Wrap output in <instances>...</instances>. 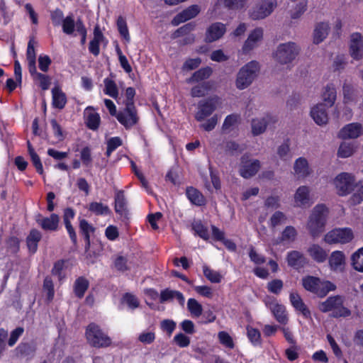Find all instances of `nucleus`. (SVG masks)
Listing matches in <instances>:
<instances>
[{
	"mask_svg": "<svg viewBox=\"0 0 363 363\" xmlns=\"http://www.w3.org/2000/svg\"><path fill=\"white\" fill-rule=\"evenodd\" d=\"M329 210L324 204H317L311 211L306 223L310 234L316 238L322 233L328 220Z\"/></svg>",
	"mask_w": 363,
	"mask_h": 363,
	"instance_id": "nucleus-1",
	"label": "nucleus"
},
{
	"mask_svg": "<svg viewBox=\"0 0 363 363\" xmlns=\"http://www.w3.org/2000/svg\"><path fill=\"white\" fill-rule=\"evenodd\" d=\"M260 71V65L256 60H252L240 67L237 73L235 86L239 90L248 88L257 79Z\"/></svg>",
	"mask_w": 363,
	"mask_h": 363,
	"instance_id": "nucleus-2",
	"label": "nucleus"
},
{
	"mask_svg": "<svg viewBox=\"0 0 363 363\" xmlns=\"http://www.w3.org/2000/svg\"><path fill=\"white\" fill-rule=\"evenodd\" d=\"M301 48L294 42L280 43L272 52L274 60L280 65H290L298 55Z\"/></svg>",
	"mask_w": 363,
	"mask_h": 363,
	"instance_id": "nucleus-3",
	"label": "nucleus"
},
{
	"mask_svg": "<svg viewBox=\"0 0 363 363\" xmlns=\"http://www.w3.org/2000/svg\"><path fill=\"white\" fill-rule=\"evenodd\" d=\"M319 309L323 313L331 312L334 317H347L351 314L344 306L343 298L340 296H330L319 304Z\"/></svg>",
	"mask_w": 363,
	"mask_h": 363,
	"instance_id": "nucleus-4",
	"label": "nucleus"
},
{
	"mask_svg": "<svg viewBox=\"0 0 363 363\" xmlns=\"http://www.w3.org/2000/svg\"><path fill=\"white\" fill-rule=\"evenodd\" d=\"M302 284L305 289L318 296H325L330 291L336 289L335 285L329 281L320 280L319 278L308 276L302 279Z\"/></svg>",
	"mask_w": 363,
	"mask_h": 363,
	"instance_id": "nucleus-5",
	"label": "nucleus"
},
{
	"mask_svg": "<svg viewBox=\"0 0 363 363\" xmlns=\"http://www.w3.org/2000/svg\"><path fill=\"white\" fill-rule=\"evenodd\" d=\"M86 337L89 343L95 347H108L111 345V339L95 323L88 325Z\"/></svg>",
	"mask_w": 363,
	"mask_h": 363,
	"instance_id": "nucleus-6",
	"label": "nucleus"
},
{
	"mask_svg": "<svg viewBox=\"0 0 363 363\" xmlns=\"http://www.w3.org/2000/svg\"><path fill=\"white\" fill-rule=\"evenodd\" d=\"M355 181L352 174L342 172L335 177L333 184L340 196H346L354 190Z\"/></svg>",
	"mask_w": 363,
	"mask_h": 363,
	"instance_id": "nucleus-7",
	"label": "nucleus"
},
{
	"mask_svg": "<svg viewBox=\"0 0 363 363\" xmlns=\"http://www.w3.org/2000/svg\"><path fill=\"white\" fill-rule=\"evenodd\" d=\"M220 104V99L218 96L200 101L195 113L196 120L199 122L203 121L213 113Z\"/></svg>",
	"mask_w": 363,
	"mask_h": 363,
	"instance_id": "nucleus-8",
	"label": "nucleus"
},
{
	"mask_svg": "<svg viewBox=\"0 0 363 363\" xmlns=\"http://www.w3.org/2000/svg\"><path fill=\"white\" fill-rule=\"evenodd\" d=\"M277 6V0H262L252 9L250 16L253 20L264 19L269 16Z\"/></svg>",
	"mask_w": 363,
	"mask_h": 363,
	"instance_id": "nucleus-9",
	"label": "nucleus"
},
{
	"mask_svg": "<svg viewBox=\"0 0 363 363\" xmlns=\"http://www.w3.org/2000/svg\"><path fill=\"white\" fill-rule=\"evenodd\" d=\"M354 234L349 228H335L329 231L324 237V240L328 244H345L352 240Z\"/></svg>",
	"mask_w": 363,
	"mask_h": 363,
	"instance_id": "nucleus-10",
	"label": "nucleus"
},
{
	"mask_svg": "<svg viewBox=\"0 0 363 363\" xmlns=\"http://www.w3.org/2000/svg\"><path fill=\"white\" fill-rule=\"evenodd\" d=\"M314 203L311 194V188L306 185H302L297 188L294 195V205L295 207L307 208Z\"/></svg>",
	"mask_w": 363,
	"mask_h": 363,
	"instance_id": "nucleus-11",
	"label": "nucleus"
},
{
	"mask_svg": "<svg viewBox=\"0 0 363 363\" xmlns=\"http://www.w3.org/2000/svg\"><path fill=\"white\" fill-rule=\"evenodd\" d=\"M116 118L125 128L135 125L138 118L133 102H126L125 109L116 115Z\"/></svg>",
	"mask_w": 363,
	"mask_h": 363,
	"instance_id": "nucleus-12",
	"label": "nucleus"
},
{
	"mask_svg": "<svg viewBox=\"0 0 363 363\" xmlns=\"http://www.w3.org/2000/svg\"><path fill=\"white\" fill-rule=\"evenodd\" d=\"M261 167L260 162L257 160L250 159L248 156L243 155L241 158L239 172L245 179L255 175Z\"/></svg>",
	"mask_w": 363,
	"mask_h": 363,
	"instance_id": "nucleus-13",
	"label": "nucleus"
},
{
	"mask_svg": "<svg viewBox=\"0 0 363 363\" xmlns=\"http://www.w3.org/2000/svg\"><path fill=\"white\" fill-rule=\"evenodd\" d=\"M313 170L306 157L297 158L293 164V174L298 180H303L312 175Z\"/></svg>",
	"mask_w": 363,
	"mask_h": 363,
	"instance_id": "nucleus-14",
	"label": "nucleus"
},
{
	"mask_svg": "<svg viewBox=\"0 0 363 363\" xmlns=\"http://www.w3.org/2000/svg\"><path fill=\"white\" fill-rule=\"evenodd\" d=\"M363 134V125L360 123H350L344 125L338 132L342 140L357 139Z\"/></svg>",
	"mask_w": 363,
	"mask_h": 363,
	"instance_id": "nucleus-15",
	"label": "nucleus"
},
{
	"mask_svg": "<svg viewBox=\"0 0 363 363\" xmlns=\"http://www.w3.org/2000/svg\"><path fill=\"white\" fill-rule=\"evenodd\" d=\"M263 33V29L261 28H256L252 30L242 47V52L247 54L257 48L262 41Z\"/></svg>",
	"mask_w": 363,
	"mask_h": 363,
	"instance_id": "nucleus-16",
	"label": "nucleus"
},
{
	"mask_svg": "<svg viewBox=\"0 0 363 363\" xmlns=\"http://www.w3.org/2000/svg\"><path fill=\"white\" fill-rule=\"evenodd\" d=\"M265 303L279 323L286 325L288 323L289 318L284 306L278 303L275 299L271 298L266 300Z\"/></svg>",
	"mask_w": 363,
	"mask_h": 363,
	"instance_id": "nucleus-17",
	"label": "nucleus"
},
{
	"mask_svg": "<svg viewBox=\"0 0 363 363\" xmlns=\"http://www.w3.org/2000/svg\"><path fill=\"white\" fill-rule=\"evenodd\" d=\"M350 54L354 60H361L363 57V36L359 33L350 35Z\"/></svg>",
	"mask_w": 363,
	"mask_h": 363,
	"instance_id": "nucleus-18",
	"label": "nucleus"
},
{
	"mask_svg": "<svg viewBox=\"0 0 363 363\" xmlns=\"http://www.w3.org/2000/svg\"><path fill=\"white\" fill-rule=\"evenodd\" d=\"M328 264L331 271L343 272L346 265L345 254L339 250L333 252L328 258Z\"/></svg>",
	"mask_w": 363,
	"mask_h": 363,
	"instance_id": "nucleus-19",
	"label": "nucleus"
},
{
	"mask_svg": "<svg viewBox=\"0 0 363 363\" xmlns=\"http://www.w3.org/2000/svg\"><path fill=\"white\" fill-rule=\"evenodd\" d=\"M106 44L107 41L100 28L99 25H96L94 28V37L89 45V52L94 56H98L100 52L99 45Z\"/></svg>",
	"mask_w": 363,
	"mask_h": 363,
	"instance_id": "nucleus-20",
	"label": "nucleus"
},
{
	"mask_svg": "<svg viewBox=\"0 0 363 363\" xmlns=\"http://www.w3.org/2000/svg\"><path fill=\"white\" fill-rule=\"evenodd\" d=\"M326 106L323 103H319L311 108V116L318 125H326L328 122Z\"/></svg>",
	"mask_w": 363,
	"mask_h": 363,
	"instance_id": "nucleus-21",
	"label": "nucleus"
},
{
	"mask_svg": "<svg viewBox=\"0 0 363 363\" xmlns=\"http://www.w3.org/2000/svg\"><path fill=\"white\" fill-rule=\"evenodd\" d=\"M226 32L225 24L218 22L211 24L207 29L206 33V40L207 42H213L219 40Z\"/></svg>",
	"mask_w": 363,
	"mask_h": 363,
	"instance_id": "nucleus-22",
	"label": "nucleus"
},
{
	"mask_svg": "<svg viewBox=\"0 0 363 363\" xmlns=\"http://www.w3.org/2000/svg\"><path fill=\"white\" fill-rule=\"evenodd\" d=\"M200 12V7L198 5H192L177 14L172 20V23L177 26L196 16Z\"/></svg>",
	"mask_w": 363,
	"mask_h": 363,
	"instance_id": "nucleus-23",
	"label": "nucleus"
},
{
	"mask_svg": "<svg viewBox=\"0 0 363 363\" xmlns=\"http://www.w3.org/2000/svg\"><path fill=\"white\" fill-rule=\"evenodd\" d=\"M36 221L43 230L55 231L58 228L60 218L57 214L52 213L49 217L39 216Z\"/></svg>",
	"mask_w": 363,
	"mask_h": 363,
	"instance_id": "nucleus-24",
	"label": "nucleus"
},
{
	"mask_svg": "<svg viewBox=\"0 0 363 363\" xmlns=\"http://www.w3.org/2000/svg\"><path fill=\"white\" fill-rule=\"evenodd\" d=\"M286 261L288 264L295 269L303 267L307 264V259L299 251L293 250L287 253Z\"/></svg>",
	"mask_w": 363,
	"mask_h": 363,
	"instance_id": "nucleus-25",
	"label": "nucleus"
},
{
	"mask_svg": "<svg viewBox=\"0 0 363 363\" xmlns=\"http://www.w3.org/2000/svg\"><path fill=\"white\" fill-rule=\"evenodd\" d=\"M330 29L328 22H320L315 26L313 33V42L315 44L322 43L328 36Z\"/></svg>",
	"mask_w": 363,
	"mask_h": 363,
	"instance_id": "nucleus-26",
	"label": "nucleus"
},
{
	"mask_svg": "<svg viewBox=\"0 0 363 363\" xmlns=\"http://www.w3.org/2000/svg\"><path fill=\"white\" fill-rule=\"evenodd\" d=\"M84 116L87 127L93 130H96L100 124L101 118L92 106H88L84 110Z\"/></svg>",
	"mask_w": 363,
	"mask_h": 363,
	"instance_id": "nucleus-27",
	"label": "nucleus"
},
{
	"mask_svg": "<svg viewBox=\"0 0 363 363\" xmlns=\"http://www.w3.org/2000/svg\"><path fill=\"white\" fill-rule=\"evenodd\" d=\"M275 120L269 115H267L262 118H255L252 121V133L254 135H259L263 133L267 128V125L270 122H274Z\"/></svg>",
	"mask_w": 363,
	"mask_h": 363,
	"instance_id": "nucleus-28",
	"label": "nucleus"
},
{
	"mask_svg": "<svg viewBox=\"0 0 363 363\" xmlns=\"http://www.w3.org/2000/svg\"><path fill=\"white\" fill-rule=\"evenodd\" d=\"M289 298L291 305L294 306L296 311L301 313L302 315L306 318H311L310 311L303 303L301 296L297 293H291Z\"/></svg>",
	"mask_w": 363,
	"mask_h": 363,
	"instance_id": "nucleus-29",
	"label": "nucleus"
},
{
	"mask_svg": "<svg viewBox=\"0 0 363 363\" xmlns=\"http://www.w3.org/2000/svg\"><path fill=\"white\" fill-rule=\"evenodd\" d=\"M308 255L318 263L324 262L328 258V252L319 245L312 244L307 249Z\"/></svg>",
	"mask_w": 363,
	"mask_h": 363,
	"instance_id": "nucleus-30",
	"label": "nucleus"
},
{
	"mask_svg": "<svg viewBox=\"0 0 363 363\" xmlns=\"http://www.w3.org/2000/svg\"><path fill=\"white\" fill-rule=\"evenodd\" d=\"M337 98V91L335 86L328 84L323 87L321 93V99L324 102V105L331 107L334 105Z\"/></svg>",
	"mask_w": 363,
	"mask_h": 363,
	"instance_id": "nucleus-31",
	"label": "nucleus"
},
{
	"mask_svg": "<svg viewBox=\"0 0 363 363\" xmlns=\"http://www.w3.org/2000/svg\"><path fill=\"white\" fill-rule=\"evenodd\" d=\"M290 16L291 18H300L307 10L308 0H297L296 3H291Z\"/></svg>",
	"mask_w": 363,
	"mask_h": 363,
	"instance_id": "nucleus-32",
	"label": "nucleus"
},
{
	"mask_svg": "<svg viewBox=\"0 0 363 363\" xmlns=\"http://www.w3.org/2000/svg\"><path fill=\"white\" fill-rule=\"evenodd\" d=\"M343 101L346 104L355 103L358 97L357 89L351 84H344L343 85Z\"/></svg>",
	"mask_w": 363,
	"mask_h": 363,
	"instance_id": "nucleus-33",
	"label": "nucleus"
},
{
	"mask_svg": "<svg viewBox=\"0 0 363 363\" xmlns=\"http://www.w3.org/2000/svg\"><path fill=\"white\" fill-rule=\"evenodd\" d=\"M52 105L54 107L62 109L67 103L65 94L58 87L52 89Z\"/></svg>",
	"mask_w": 363,
	"mask_h": 363,
	"instance_id": "nucleus-34",
	"label": "nucleus"
},
{
	"mask_svg": "<svg viewBox=\"0 0 363 363\" xmlns=\"http://www.w3.org/2000/svg\"><path fill=\"white\" fill-rule=\"evenodd\" d=\"M356 147L352 143L342 142L337 149V155L340 158H347L353 155Z\"/></svg>",
	"mask_w": 363,
	"mask_h": 363,
	"instance_id": "nucleus-35",
	"label": "nucleus"
},
{
	"mask_svg": "<svg viewBox=\"0 0 363 363\" xmlns=\"http://www.w3.org/2000/svg\"><path fill=\"white\" fill-rule=\"evenodd\" d=\"M29 72L34 82L38 84L43 90L48 89L50 84V79L48 76L38 72L36 68L34 69V71L30 70Z\"/></svg>",
	"mask_w": 363,
	"mask_h": 363,
	"instance_id": "nucleus-36",
	"label": "nucleus"
},
{
	"mask_svg": "<svg viewBox=\"0 0 363 363\" xmlns=\"http://www.w3.org/2000/svg\"><path fill=\"white\" fill-rule=\"evenodd\" d=\"M77 23L78 20L75 21L72 14L68 15L62 21L63 32L67 35H72L74 31L77 32Z\"/></svg>",
	"mask_w": 363,
	"mask_h": 363,
	"instance_id": "nucleus-37",
	"label": "nucleus"
},
{
	"mask_svg": "<svg viewBox=\"0 0 363 363\" xmlns=\"http://www.w3.org/2000/svg\"><path fill=\"white\" fill-rule=\"evenodd\" d=\"M240 121V117L238 114L233 113L227 116L222 125L223 131L225 133L231 131L239 124Z\"/></svg>",
	"mask_w": 363,
	"mask_h": 363,
	"instance_id": "nucleus-38",
	"label": "nucleus"
},
{
	"mask_svg": "<svg viewBox=\"0 0 363 363\" xmlns=\"http://www.w3.org/2000/svg\"><path fill=\"white\" fill-rule=\"evenodd\" d=\"M41 239V233L38 230L33 229L30 232L27 238V246L28 250L32 253L36 252L38 248V243Z\"/></svg>",
	"mask_w": 363,
	"mask_h": 363,
	"instance_id": "nucleus-39",
	"label": "nucleus"
},
{
	"mask_svg": "<svg viewBox=\"0 0 363 363\" xmlns=\"http://www.w3.org/2000/svg\"><path fill=\"white\" fill-rule=\"evenodd\" d=\"M351 264L355 271L363 272V247L352 255Z\"/></svg>",
	"mask_w": 363,
	"mask_h": 363,
	"instance_id": "nucleus-40",
	"label": "nucleus"
},
{
	"mask_svg": "<svg viewBox=\"0 0 363 363\" xmlns=\"http://www.w3.org/2000/svg\"><path fill=\"white\" fill-rule=\"evenodd\" d=\"M212 74V69L209 67L201 68L195 72L191 77L188 79L186 82L189 84L198 82L203 79H208Z\"/></svg>",
	"mask_w": 363,
	"mask_h": 363,
	"instance_id": "nucleus-41",
	"label": "nucleus"
},
{
	"mask_svg": "<svg viewBox=\"0 0 363 363\" xmlns=\"http://www.w3.org/2000/svg\"><path fill=\"white\" fill-rule=\"evenodd\" d=\"M353 194L350 197V203L352 205H357L363 201V179L359 181L357 183L354 182Z\"/></svg>",
	"mask_w": 363,
	"mask_h": 363,
	"instance_id": "nucleus-42",
	"label": "nucleus"
},
{
	"mask_svg": "<svg viewBox=\"0 0 363 363\" xmlns=\"http://www.w3.org/2000/svg\"><path fill=\"white\" fill-rule=\"evenodd\" d=\"M104 94L113 99H116L118 96V89L115 82L110 78H105L104 79Z\"/></svg>",
	"mask_w": 363,
	"mask_h": 363,
	"instance_id": "nucleus-43",
	"label": "nucleus"
},
{
	"mask_svg": "<svg viewBox=\"0 0 363 363\" xmlns=\"http://www.w3.org/2000/svg\"><path fill=\"white\" fill-rule=\"evenodd\" d=\"M186 196L192 203L197 206H201L204 203L205 199L203 196L197 189L189 187L186 190Z\"/></svg>",
	"mask_w": 363,
	"mask_h": 363,
	"instance_id": "nucleus-44",
	"label": "nucleus"
},
{
	"mask_svg": "<svg viewBox=\"0 0 363 363\" xmlns=\"http://www.w3.org/2000/svg\"><path fill=\"white\" fill-rule=\"evenodd\" d=\"M296 229L291 225L286 226L281 233V240L287 243L295 241L297 237Z\"/></svg>",
	"mask_w": 363,
	"mask_h": 363,
	"instance_id": "nucleus-45",
	"label": "nucleus"
},
{
	"mask_svg": "<svg viewBox=\"0 0 363 363\" xmlns=\"http://www.w3.org/2000/svg\"><path fill=\"white\" fill-rule=\"evenodd\" d=\"M26 60L28 66V70L34 71V69L36 68L35 62H36V55L33 46V43L32 40H30L28 45L27 52H26Z\"/></svg>",
	"mask_w": 363,
	"mask_h": 363,
	"instance_id": "nucleus-46",
	"label": "nucleus"
},
{
	"mask_svg": "<svg viewBox=\"0 0 363 363\" xmlns=\"http://www.w3.org/2000/svg\"><path fill=\"white\" fill-rule=\"evenodd\" d=\"M89 282L86 279L82 277L78 278L75 281L74 286L75 295L79 298H82L87 290Z\"/></svg>",
	"mask_w": 363,
	"mask_h": 363,
	"instance_id": "nucleus-47",
	"label": "nucleus"
},
{
	"mask_svg": "<svg viewBox=\"0 0 363 363\" xmlns=\"http://www.w3.org/2000/svg\"><path fill=\"white\" fill-rule=\"evenodd\" d=\"M211 85L210 82H203L198 84L191 89V94L193 97L203 96L210 89Z\"/></svg>",
	"mask_w": 363,
	"mask_h": 363,
	"instance_id": "nucleus-48",
	"label": "nucleus"
},
{
	"mask_svg": "<svg viewBox=\"0 0 363 363\" xmlns=\"http://www.w3.org/2000/svg\"><path fill=\"white\" fill-rule=\"evenodd\" d=\"M89 210L96 215H108L111 213L108 206L99 202H92L89 204Z\"/></svg>",
	"mask_w": 363,
	"mask_h": 363,
	"instance_id": "nucleus-49",
	"label": "nucleus"
},
{
	"mask_svg": "<svg viewBox=\"0 0 363 363\" xmlns=\"http://www.w3.org/2000/svg\"><path fill=\"white\" fill-rule=\"evenodd\" d=\"M187 308L193 317L198 318L202 314V306L194 298L188 300Z\"/></svg>",
	"mask_w": 363,
	"mask_h": 363,
	"instance_id": "nucleus-50",
	"label": "nucleus"
},
{
	"mask_svg": "<svg viewBox=\"0 0 363 363\" xmlns=\"http://www.w3.org/2000/svg\"><path fill=\"white\" fill-rule=\"evenodd\" d=\"M125 198L123 191H118L115 196V211L123 214L125 211Z\"/></svg>",
	"mask_w": 363,
	"mask_h": 363,
	"instance_id": "nucleus-51",
	"label": "nucleus"
},
{
	"mask_svg": "<svg viewBox=\"0 0 363 363\" xmlns=\"http://www.w3.org/2000/svg\"><path fill=\"white\" fill-rule=\"evenodd\" d=\"M155 333L152 330H145L138 334V340L144 345H150L155 340Z\"/></svg>",
	"mask_w": 363,
	"mask_h": 363,
	"instance_id": "nucleus-52",
	"label": "nucleus"
},
{
	"mask_svg": "<svg viewBox=\"0 0 363 363\" xmlns=\"http://www.w3.org/2000/svg\"><path fill=\"white\" fill-rule=\"evenodd\" d=\"M203 272L204 276L213 283H220L222 280L223 276L220 274V272L214 271L210 269L206 265H203Z\"/></svg>",
	"mask_w": 363,
	"mask_h": 363,
	"instance_id": "nucleus-53",
	"label": "nucleus"
},
{
	"mask_svg": "<svg viewBox=\"0 0 363 363\" xmlns=\"http://www.w3.org/2000/svg\"><path fill=\"white\" fill-rule=\"evenodd\" d=\"M247 335L250 341L254 345H261V334L259 331L252 327L247 326Z\"/></svg>",
	"mask_w": 363,
	"mask_h": 363,
	"instance_id": "nucleus-54",
	"label": "nucleus"
},
{
	"mask_svg": "<svg viewBox=\"0 0 363 363\" xmlns=\"http://www.w3.org/2000/svg\"><path fill=\"white\" fill-rule=\"evenodd\" d=\"M28 152L30 154L31 161L35 166L37 172L43 174V167L41 162V160L39 157V156L36 154V152L34 151L33 147L30 146V143H28Z\"/></svg>",
	"mask_w": 363,
	"mask_h": 363,
	"instance_id": "nucleus-55",
	"label": "nucleus"
},
{
	"mask_svg": "<svg viewBox=\"0 0 363 363\" xmlns=\"http://www.w3.org/2000/svg\"><path fill=\"white\" fill-rule=\"evenodd\" d=\"M117 27L121 35L127 41H130V35L125 18L119 16L117 19Z\"/></svg>",
	"mask_w": 363,
	"mask_h": 363,
	"instance_id": "nucleus-56",
	"label": "nucleus"
},
{
	"mask_svg": "<svg viewBox=\"0 0 363 363\" xmlns=\"http://www.w3.org/2000/svg\"><path fill=\"white\" fill-rule=\"evenodd\" d=\"M192 228L195 232V234L199 235L202 239L207 240L209 238V234L207 228L205 227L201 222H194L192 225Z\"/></svg>",
	"mask_w": 363,
	"mask_h": 363,
	"instance_id": "nucleus-57",
	"label": "nucleus"
},
{
	"mask_svg": "<svg viewBox=\"0 0 363 363\" xmlns=\"http://www.w3.org/2000/svg\"><path fill=\"white\" fill-rule=\"evenodd\" d=\"M122 302L126 304L129 308L133 310L139 306V301L137 297L131 294H125L122 298Z\"/></svg>",
	"mask_w": 363,
	"mask_h": 363,
	"instance_id": "nucleus-58",
	"label": "nucleus"
},
{
	"mask_svg": "<svg viewBox=\"0 0 363 363\" xmlns=\"http://www.w3.org/2000/svg\"><path fill=\"white\" fill-rule=\"evenodd\" d=\"M79 228L82 233L84 234L87 244L89 245L90 234L94 232V228L86 220L82 219L79 223Z\"/></svg>",
	"mask_w": 363,
	"mask_h": 363,
	"instance_id": "nucleus-59",
	"label": "nucleus"
},
{
	"mask_svg": "<svg viewBox=\"0 0 363 363\" xmlns=\"http://www.w3.org/2000/svg\"><path fill=\"white\" fill-rule=\"evenodd\" d=\"M286 220V215L281 211H276L270 218V225L272 227H276L283 224Z\"/></svg>",
	"mask_w": 363,
	"mask_h": 363,
	"instance_id": "nucleus-60",
	"label": "nucleus"
},
{
	"mask_svg": "<svg viewBox=\"0 0 363 363\" xmlns=\"http://www.w3.org/2000/svg\"><path fill=\"white\" fill-rule=\"evenodd\" d=\"M277 155L279 158L283 160H286L291 157L289 144L288 142H284L278 147Z\"/></svg>",
	"mask_w": 363,
	"mask_h": 363,
	"instance_id": "nucleus-61",
	"label": "nucleus"
},
{
	"mask_svg": "<svg viewBox=\"0 0 363 363\" xmlns=\"http://www.w3.org/2000/svg\"><path fill=\"white\" fill-rule=\"evenodd\" d=\"M122 145V140L119 137L111 138L107 141L106 154L109 156L117 147Z\"/></svg>",
	"mask_w": 363,
	"mask_h": 363,
	"instance_id": "nucleus-62",
	"label": "nucleus"
},
{
	"mask_svg": "<svg viewBox=\"0 0 363 363\" xmlns=\"http://www.w3.org/2000/svg\"><path fill=\"white\" fill-rule=\"evenodd\" d=\"M220 342L228 348H233L234 347L233 341L230 335L225 332L221 331L218 334Z\"/></svg>",
	"mask_w": 363,
	"mask_h": 363,
	"instance_id": "nucleus-63",
	"label": "nucleus"
},
{
	"mask_svg": "<svg viewBox=\"0 0 363 363\" xmlns=\"http://www.w3.org/2000/svg\"><path fill=\"white\" fill-rule=\"evenodd\" d=\"M282 288L283 281L280 279H274L267 284V289L273 294H279Z\"/></svg>",
	"mask_w": 363,
	"mask_h": 363,
	"instance_id": "nucleus-64",
	"label": "nucleus"
}]
</instances>
